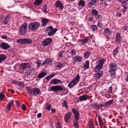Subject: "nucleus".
<instances>
[{
    "mask_svg": "<svg viewBox=\"0 0 128 128\" xmlns=\"http://www.w3.org/2000/svg\"><path fill=\"white\" fill-rule=\"evenodd\" d=\"M6 58L5 55L3 54H0V64L3 61H4Z\"/></svg>",
    "mask_w": 128,
    "mask_h": 128,
    "instance_id": "29",
    "label": "nucleus"
},
{
    "mask_svg": "<svg viewBox=\"0 0 128 128\" xmlns=\"http://www.w3.org/2000/svg\"><path fill=\"white\" fill-rule=\"evenodd\" d=\"M104 32L105 34V35L108 39H109L110 38H108V35L112 33L111 30L108 28H106L104 29Z\"/></svg>",
    "mask_w": 128,
    "mask_h": 128,
    "instance_id": "15",
    "label": "nucleus"
},
{
    "mask_svg": "<svg viewBox=\"0 0 128 128\" xmlns=\"http://www.w3.org/2000/svg\"><path fill=\"white\" fill-rule=\"evenodd\" d=\"M98 119L99 124H100H100H101L102 123V118L100 116H98Z\"/></svg>",
    "mask_w": 128,
    "mask_h": 128,
    "instance_id": "55",
    "label": "nucleus"
},
{
    "mask_svg": "<svg viewBox=\"0 0 128 128\" xmlns=\"http://www.w3.org/2000/svg\"><path fill=\"white\" fill-rule=\"evenodd\" d=\"M63 64L59 63L58 64L56 65V66L57 68H60L62 67L63 66Z\"/></svg>",
    "mask_w": 128,
    "mask_h": 128,
    "instance_id": "58",
    "label": "nucleus"
},
{
    "mask_svg": "<svg viewBox=\"0 0 128 128\" xmlns=\"http://www.w3.org/2000/svg\"><path fill=\"white\" fill-rule=\"evenodd\" d=\"M123 6L124 7L122 9V10L123 12L124 13L126 12L127 11V9H128V6H126V5Z\"/></svg>",
    "mask_w": 128,
    "mask_h": 128,
    "instance_id": "51",
    "label": "nucleus"
},
{
    "mask_svg": "<svg viewBox=\"0 0 128 128\" xmlns=\"http://www.w3.org/2000/svg\"><path fill=\"white\" fill-rule=\"evenodd\" d=\"M52 61V60L51 58H46L43 63L41 64L42 66L46 65L47 64H50Z\"/></svg>",
    "mask_w": 128,
    "mask_h": 128,
    "instance_id": "16",
    "label": "nucleus"
},
{
    "mask_svg": "<svg viewBox=\"0 0 128 128\" xmlns=\"http://www.w3.org/2000/svg\"><path fill=\"white\" fill-rule=\"evenodd\" d=\"M14 102V100H11L10 102L8 103L7 105H6V108L8 110H10Z\"/></svg>",
    "mask_w": 128,
    "mask_h": 128,
    "instance_id": "26",
    "label": "nucleus"
},
{
    "mask_svg": "<svg viewBox=\"0 0 128 128\" xmlns=\"http://www.w3.org/2000/svg\"><path fill=\"white\" fill-rule=\"evenodd\" d=\"M42 2V0H36L34 2V4L36 6L40 4Z\"/></svg>",
    "mask_w": 128,
    "mask_h": 128,
    "instance_id": "39",
    "label": "nucleus"
},
{
    "mask_svg": "<svg viewBox=\"0 0 128 128\" xmlns=\"http://www.w3.org/2000/svg\"><path fill=\"white\" fill-rule=\"evenodd\" d=\"M118 47H117L113 51V55L114 56L117 54L118 52Z\"/></svg>",
    "mask_w": 128,
    "mask_h": 128,
    "instance_id": "38",
    "label": "nucleus"
},
{
    "mask_svg": "<svg viewBox=\"0 0 128 128\" xmlns=\"http://www.w3.org/2000/svg\"><path fill=\"white\" fill-rule=\"evenodd\" d=\"M46 74V73L44 72H42L38 74V76L36 77V80H40L38 79H37L38 78H42L45 76Z\"/></svg>",
    "mask_w": 128,
    "mask_h": 128,
    "instance_id": "22",
    "label": "nucleus"
},
{
    "mask_svg": "<svg viewBox=\"0 0 128 128\" xmlns=\"http://www.w3.org/2000/svg\"><path fill=\"white\" fill-rule=\"evenodd\" d=\"M98 12L97 10L95 9H94L92 10L91 12V15L93 16H95L98 14Z\"/></svg>",
    "mask_w": 128,
    "mask_h": 128,
    "instance_id": "34",
    "label": "nucleus"
},
{
    "mask_svg": "<svg viewBox=\"0 0 128 128\" xmlns=\"http://www.w3.org/2000/svg\"><path fill=\"white\" fill-rule=\"evenodd\" d=\"M56 8H58L59 10H62L64 8V6L62 2L60 1H57L55 4Z\"/></svg>",
    "mask_w": 128,
    "mask_h": 128,
    "instance_id": "12",
    "label": "nucleus"
},
{
    "mask_svg": "<svg viewBox=\"0 0 128 128\" xmlns=\"http://www.w3.org/2000/svg\"><path fill=\"white\" fill-rule=\"evenodd\" d=\"M82 58L79 56H76L73 57L72 60L74 62H81Z\"/></svg>",
    "mask_w": 128,
    "mask_h": 128,
    "instance_id": "21",
    "label": "nucleus"
},
{
    "mask_svg": "<svg viewBox=\"0 0 128 128\" xmlns=\"http://www.w3.org/2000/svg\"><path fill=\"white\" fill-rule=\"evenodd\" d=\"M36 69H32L29 71L26 72L25 73L24 77L28 79L32 80L33 78V76L36 72Z\"/></svg>",
    "mask_w": 128,
    "mask_h": 128,
    "instance_id": "2",
    "label": "nucleus"
},
{
    "mask_svg": "<svg viewBox=\"0 0 128 128\" xmlns=\"http://www.w3.org/2000/svg\"><path fill=\"white\" fill-rule=\"evenodd\" d=\"M57 30V29H54L51 26L47 27L45 29L46 31L49 32L48 33V35L49 36L53 35Z\"/></svg>",
    "mask_w": 128,
    "mask_h": 128,
    "instance_id": "5",
    "label": "nucleus"
},
{
    "mask_svg": "<svg viewBox=\"0 0 128 128\" xmlns=\"http://www.w3.org/2000/svg\"><path fill=\"white\" fill-rule=\"evenodd\" d=\"M9 21V17L8 16L6 17L3 21V24L4 25L7 24Z\"/></svg>",
    "mask_w": 128,
    "mask_h": 128,
    "instance_id": "33",
    "label": "nucleus"
},
{
    "mask_svg": "<svg viewBox=\"0 0 128 128\" xmlns=\"http://www.w3.org/2000/svg\"><path fill=\"white\" fill-rule=\"evenodd\" d=\"M95 17L98 20L101 19L102 18V16L100 14H98H98H97Z\"/></svg>",
    "mask_w": 128,
    "mask_h": 128,
    "instance_id": "45",
    "label": "nucleus"
},
{
    "mask_svg": "<svg viewBox=\"0 0 128 128\" xmlns=\"http://www.w3.org/2000/svg\"><path fill=\"white\" fill-rule=\"evenodd\" d=\"M51 38H48L44 40L42 43V46H46L49 45L52 42Z\"/></svg>",
    "mask_w": 128,
    "mask_h": 128,
    "instance_id": "10",
    "label": "nucleus"
},
{
    "mask_svg": "<svg viewBox=\"0 0 128 128\" xmlns=\"http://www.w3.org/2000/svg\"><path fill=\"white\" fill-rule=\"evenodd\" d=\"M89 97V96L87 94H84L79 97V100L80 101L86 100L88 99Z\"/></svg>",
    "mask_w": 128,
    "mask_h": 128,
    "instance_id": "19",
    "label": "nucleus"
},
{
    "mask_svg": "<svg viewBox=\"0 0 128 128\" xmlns=\"http://www.w3.org/2000/svg\"><path fill=\"white\" fill-rule=\"evenodd\" d=\"M122 39L119 33H118L116 34V37L115 41L116 43L119 44L121 43Z\"/></svg>",
    "mask_w": 128,
    "mask_h": 128,
    "instance_id": "20",
    "label": "nucleus"
},
{
    "mask_svg": "<svg viewBox=\"0 0 128 128\" xmlns=\"http://www.w3.org/2000/svg\"><path fill=\"white\" fill-rule=\"evenodd\" d=\"M97 0H92L90 2H89L88 5V6L89 7L91 8L92 6H93L96 3Z\"/></svg>",
    "mask_w": 128,
    "mask_h": 128,
    "instance_id": "28",
    "label": "nucleus"
},
{
    "mask_svg": "<svg viewBox=\"0 0 128 128\" xmlns=\"http://www.w3.org/2000/svg\"><path fill=\"white\" fill-rule=\"evenodd\" d=\"M16 42L18 43L22 44H29L32 43V40L28 38H22L17 39Z\"/></svg>",
    "mask_w": 128,
    "mask_h": 128,
    "instance_id": "6",
    "label": "nucleus"
},
{
    "mask_svg": "<svg viewBox=\"0 0 128 128\" xmlns=\"http://www.w3.org/2000/svg\"><path fill=\"white\" fill-rule=\"evenodd\" d=\"M98 26L100 28H101L103 26V24L100 21H99L98 23Z\"/></svg>",
    "mask_w": 128,
    "mask_h": 128,
    "instance_id": "46",
    "label": "nucleus"
},
{
    "mask_svg": "<svg viewBox=\"0 0 128 128\" xmlns=\"http://www.w3.org/2000/svg\"><path fill=\"white\" fill-rule=\"evenodd\" d=\"M65 52L64 50H62L59 52L58 54V58L61 57L62 56V53L64 52Z\"/></svg>",
    "mask_w": 128,
    "mask_h": 128,
    "instance_id": "44",
    "label": "nucleus"
},
{
    "mask_svg": "<svg viewBox=\"0 0 128 128\" xmlns=\"http://www.w3.org/2000/svg\"><path fill=\"white\" fill-rule=\"evenodd\" d=\"M32 88L30 89V87L27 88V91L29 94H32Z\"/></svg>",
    "mask_w": 128,
    "mask_h": 128,
    "instance_id": "49",
    "label": "nucleus"
},
{
    "mask_svg": "<svg viewBox=\"0 0 128 128\" xmlns=\"http://www.w3.org/2000/svg\"><path fill=\"white\" fill-rule=\"evenodd\" d=\"M103 74V72L100 71L94 74V77L96 79H98L102 76Z\"/></svg>",
    "mask_w": 128,
    "mask_h": 128,
    "instance_id": "23",
    "label": "nucleus"
},
{
    "mask_svg": "<svg viewBox=\"0 0 128 128\" xmlns=\"http://www.w3.org/2000/svg\"><path fill=\"white\" fill-rule=\"evenodd\" d=\"M71 115V113L70 112L66 114L64 117V119L66 122H67L68 121L70 118Z\"/></svg>",
    "mask_w": 128,
    "mask_h": 128,
    "instance_id": "24",
    "label": "nucleus"
},
{
    "mask_svg": "<svg viewBox=\"0 0 128 128\" xmlns=\"http://www.w3.org/2000/svg\"><path fill=\"white\" fill-rule=\"evenodd\" d=\"M22 109L24 110H25L26 109V106L24 105H23L22 106Z\"/></svg>",
    "mask_w": 128,
    "mask_h": 128,
    "instance_id": "62",
    "label": "nucleus"
},
{
    "mask_svg": "<svg viewBox=\"0 0 128 128\" xmlns=\"http://www.w3.org/2000/svg\"><path fill=\"white\" fill-rule=\"evenodd\" d=\"M128 28V26H124L122 28V29L123 30H124L127 31V28Z\"/></svg>",
    "mask_w": 128,
    "mask_h": 128,
    "instance_id": "63",
    "label": "nucleus"
},
{
    "mask_svg": "<svg viewBox=\"0 0 128 128\" xmlns=\"http://www.w3.org/2000/svg\"><path fill=\"white\" fill-rule=\"evenodd\" d=\"M89 128H94V126L93 125V122L92 120L89 121L88 123Z\"/></svg>",
    "mask_w": 128,
    "mask_h": 128,
    "instance_id": "35",
    "label": "nucleus"
},
{
    "mask_svg": "<svg viewBox=\"0 0 128 128\" xmlns=\"http://www.w3.org/2000/svg\"><path fill=\"white\" fill-rule=\"evenodd\" d=\"M89 62L88 60L86 61L85 63L84 64L83 68L84 70L88 69L89 67Z\"/></svg>",
    "mask_w": 128,
    "mask_h": 128,
    "instance_id": "27",
    "label": "nucleus"
},
{
    "mask_svg": "<svg viewBox=\"0 0 128 128\" xmlns=\"http://www.w3.org/2000/svg\"><path fill=\"white\" fill-rule=\"evenodd\" d=\"M104 62V60L103 58L100 59L96 62V66L95 67L94 70L96 72L100 70L102 67Z\"/></svg>",
    "mask_w": 128,
    "mask_h": 128,
    "instance_id": "3",
    "label": "nucleus"
},
{
    "mask_svg": "<svg viewBox=\"0 0 128 128\" xmlns=\"http://www.w3.org/2000/svg\"><path fill=\"white\" fill-rule=\"evenodd\" d=\"M41 61L39 60H37L36 62H35L38 64L37 67L38 68L39 67H40V65H41V64H41Z\"/></svg>",
    "mask_w": 128,
    "mask_h": 128,
    "instance_id": "48",
    "label": "nucleus"
},
{
    "mask_svg": "<svg viewBox=\"0 0 128 128\" xmlns=\"http://www.w3.org/2000/svg\"><path fill=\"white\" fill-rule=\"evenodd\" d=\"M84 2L82 0H80L78 3V5L79 6L84 7L85 6Z\"/></svg>",
    "mask_w": 128,
    "mask_h": 128,
    "instance_id": "36",
    "label": "nucleus"
},
{
    "mask_svg": "<svg viewBox=\"0 0 128 128\" xmlns=\"http://www.w3.org/2000/svg\"><path fill=\"white\" fill-rule=\"evenodd\" d=\"M20 87L23 88L24 86V84L22 82H19L18 85Z\"/></svg>",
    "mask_w": 128,
    "mask_h": 128,
    "instance_id": "43",
    "label": "nucleus"
},
{
    "mask_svg": "<svg viewBox=\"0 0 128 128\" xmlns=\"http://www.w3.org/2000/svg\"><path fill=\"white\" fill-rule=\"evenodd\" d=\"M51 105L50 104H47V105L46 107L45 108L46 110H50V108L51 107Z\"/></svg>",
    "mask_w": 128,
    "mask_h": 128,
    "instance_id": "53",
    "label": "nucleus"
},
{
    "mask_svg": "<svg viewBox=\"0 0 128 128\" xmlns=\"http://www.w3.org/2000/svg\"><path fill=\"white\" fill-rule=\"evenodd\" d=\"M91 54V52L89 51H86L84 54V57L85 58H89Z\"/></svg>",
    "mask_w": 128,
    "mask_h": 128,
    "instance_id": "30",
    "label": "nucleus"
},
{
    "mask_svg": "<svg viewBox=\"0 0 128 128\" xmlns=\"http://www.w3.org/2000/svg\"><path fill=\"white\" fill-rule=\"evenodd\" d=\"M46 6V4L43 7V12L46 14L48 12L47 11Z\"/></svg>",
    "mask_w": 128,
    "mask_h": 128,
    "instance_id": "50",
    "label": "nucleus"
},
{
    "mask_svg": "<svg viewBox=\"0 0 128 128\" xmlns=\"http://www.w3.org/2000/svg\"><path fill=\"white\" fill-rule=\"evenodd\" d=\"M28 24L26 23H24L19 28V33L21 35H23L26 32Z\"/></svg>",
    "mask_w": 128,
    "mask_h": 128,
    "instance_id": "7",
    "label": "nucleus"
},
{
    "mask_svg": "<svg viewBox=\"0 0 128 128\" xmlns=\"http://www.w3.org/2000/svg\"><path fill=\"white\" fill-rule=\"evenodd\" d=\"M40 25V24L37 22L30 23L28 25V28L31 31H36Z\"/></svg>",
    "mask_w": 128,
    "mask_h": 128,
    "instance_id": "1",
    "label": "nucleus"
},
{
    "mask_svg": "<svg viewBox=\"0 0 128 128\" xmlns=\"http://www.w3.org/2000/svg\"><path fill=\"white\" fill-rule=\"evenodd\" d=\"M72 111L74 115L75 120H78L79 118V112L75 108L72 109Z\"/></svg>",
    "mask_w": 128,
    "mask_h": 128,
    "instance_id": "13",
    "label": "nucleus"
},
{
    "mask_svg": "<svg viewBox=\"0 0 128 128\" xmlns=\"http://www.w3.org/2000/svg\"><path fill=\"white\" fill-rule=\"evenodd\" d=\"M50 89L53 91L56 92L59 91H62L64 90L63 88L60 86H55L51 87Z\"/></svg>",
    "mask_w": 128,
    "mask_h": 128,
    "instance_id": "9",
    "label": "nucleus"
},
{
    "mask_svg": "<svg viewBox=\"0 0 128 128\" xmlns=\"http://www.w3.org/2000/svg\"><path fill=\"white\" fill-rule=\"evenodd\" d=\"M62 106L65 107L67 109H68V108L67 106V102L65 100L64 102L62 104Z\"/></svg>",
    "mask_w": 128,
    "mask_h": 128,
    "instance_id": "52",
    "label": "nucleus"
},
{
    "mask_svg": "<svg viewBox=\"0 0 128 128\" xmlns=\"http://www.w3.org/2000/svg\"><path fill=\"white\" fill-rule=\"evenodd\" d=\"M117 68V65L115 62L111 63L109 64V72L111 74H114Z\"/></svg>",
    "mask_w": 128,
    "mask_h": 128,
    "instance_id": "8",
    "label": "nucleus"
},
{
    "mask_svg": "<svg viewBox=\"0 0 128 128\" xmlns=\"http://www.w3.org/2000/svg\"><path fill=\"white\" fill-rule=\"evenodd\" d=\"M20 68L23 70H24L30 66V64L28 63H23L20 64Z\"/></svg>",
    "mask_w": 128,
    "mask_h": 128,
    "instance_id": "17",
    "label": "nucleus"
},
{
    "mask_svg": "<svg viewBox=\"0 0 128 128\" xmlns=\"http://www.w3.org/2000/svg\"><path fill=\"white\" fill-rule=\"evenodd\" d=\"M90 38V37H88L82 40L81 41L82 42V44H84V43H87Z\"/></svg>",
    "mask_w": 128,
    "mask_h": 128,
    "instance_id": "37",
    "label": "nucleus"
},
{
    "mask_svg": "<svg viewBox=\"0 0 128 128\" xmlns=\"http://www.w3.org/2000/svg\"><path fill=\"white\" fill-rule=\"evenodd\" d=\"M90 29L94 32L97 31V26L96 25L93 24L91 26Z\"/></svg>",
    "mask_w": 128,
    "mask_h": 128,
    "instance_id": "40",
    "label": "nucleus"
},
{
    "mask_svg": "<svg viewBox=\"0 0 128 128\" xmlns=\"http://www.w3.org/2000/svg\"><path fill=\"white\" fill-rule=\"evenodd\" d=\"M63 82L60 80L54 78L51 80L50 82V84H51L56 85L58 84H62Z\"/></svg>",
    "mask_w": 128,
    "mask_h": 128,
    "instance_id": "11",
    "label": "nucleus"
},
{
    "mask_svg": "<svg viewBox=\"0 0 128 128\" xmlns=\"http://www.w3.org/2000/svg\"><path fill=\"white\" fill-rule=\"evenodd\" d=\"M12 82L14 84H15L17 85H18L19 82L15 80H13L12 81Z\"/></svg>",
    "mask_w": 128,
    "mask_h": 128,
    "instance_id": "57",
    "label": "nucleus"
},
{
    "mask_svg": "<svg viewBox=\"0 0 128 128\" xmlns=\"http://www.w3.org/2000/svg\"><path fill=\"white\" fill-rule=\"evenodd\" d=\"M71 54L72 56H74L76 53V51L74 49L72 50L71 51Z\"/></svg>",
    "mask_w": 128,
    "mask_h": 128,
    "instance_id": "54",
    "label": "nucleus"
},
{
    "mask_svg": "<svg viewBox=\"0 0 128 128\" xmlns=\"http://www.w3.org/2000/svg\"><path fill=\"white\" fill-rule=\"evenodd\" d=\"M1 38L3 39L6 40L7 39V36L6 35H2L1 36Z\"/></svg>",
    "mask_w": 128,
    "mask_h": 128,
    "instance_id": "61",
    "label": "nucleus"
},
{
    "mask_svg": "<svg viewBox=\"0 0 128 128\" xmlns=\"http://www.w3.org/2000/svg\"><path fill=\"white\" fill-rule=\"evenodd\" d=\"M32 91L33 95L35 96L38 95L40 92V90L38 88L34 87L32 88Z\"/></svg>",
    "mask_w": 128,
    "mask_h": 128,
    "instance_id": "18",
    "label": "nucleus"
},
{
    "mask_svg": "<svg viewBox=\"0 0 128 128\" xmlns=\"http://www.w3.org/2000/svg\"><path fill=\"white\" fill-rule=\"evenodd\" d=\"M42 26H44L49 22L50 20L48 19L43 18L42 20Z\"/></svg>",
    "mask_w": 128,
    "mask_h": 128,
    "instance_id": "25",
    "label": "nucleus"
},
{
    "mask_svg": "<svg viewBox=\"0 0 128 128\" xmlns=\"http://www.w3.org/2000/svg\"><path fill=\"white\" fill-rule=\"evenodd\" d=\"M56 128H62L61 124L59 122H58L57 123Z\"/></svg>",
    "mask_w": 128,
    "mask_h": 128,
    "instance_id": "56",
    "label": "nucleus"
},
{
    "mask_svg": "<svg viewBox=\"0 0 128 128\" xmlns=\"http://www.w3.org/2000/svg\"><path fill=\"white\" fill-rule=\"evenodd\" d=\"M125 80L126 82H128V72L127 73L126 77L125 78Z\"/></svg>",
    "mask_w": 128,
    "mask_h": 128,
    "instance_id": "64",
    "label": "nucleus"
},
{
    "mask_svg": "<svg viewBox=\"0 0 128 128\" xmlns=\"http://www.w3.org/2000/svg\"><path fill=\"white\" fill-rule=\"evenodd\" d=\"M5 95L3 94L2 92H1L0 94V100H2L5 97Z\"/></svg>",
    "mask_w": 128,
    "mask_h": 128,
    "instance_id": "47",
    "label": "nucleus"
},
{
    "mask_svg": "<svg viewBox=\"0 0 128 128\" xmlns=\"http://www.w3.org/2000/svg\"><path fill=\"white\" fill-rule=\"evenodd\" d=\"M80 77L78 74L74 78L68 85V86L70 88L74 87L76 84L79 81Z\"/></svg>",
    "mask_w": 128,
    "mask_h": 128,
    "instance_id": "4",
    "label": "nucleus"
},
{
    "mask_svg": "<svg viewBox=\"0 0 128 128\" xmlns=\"http://www.w3.org/2000/svg\"><path fill=\"white\" fill-rule=\"evenodd\" d=\"M0 48L4 50H6L9 48L10 46L8 44L5 42H2L0 44Z\"/></svg>",
    "mask_w": 128,
    "mask_h": 128,
    "instance_id": "14",
    "label": "nucleus"
},
{
    "mask_svg": "<svg viewBox=\"0 0 128 128\" xmlns=\"http://www.w3.org/2000/svg\"><path fill=\"white\" fill-rule=\"evenodd\" d=\"M78 120H74L73 126L75 128H79V124L77 122Z\"/></svg>",
    "mask_w": 128,
    "mask_h": 128,
    "instance_id": "31",
    "label": "nucleus"
},
{
    "mask_svg": "<svg viewBox=\"0 0 128 128\" xmlns=\"http://www.w3.org/2000/svg\"><path fill=\"white\" fill-rule=\"evenodd\" d=\"M112 87L110 86V87L108 91V93H110L112 92Z\"/></svg>",
    "mask_w": 128,
    "mask_h": 128,
    "instance_id": "60",
    "label": "nucleus"
},
{
    "mask_svg": "<svg viewBox=\"0 0 128 128\" xmlns=\"http://www.w3.org/2000/svg\"><path fill=\"white\" fill-rule=\"evenodd\" d=\"M120 2L122 3V4H125L128 0H118Z\"/></svg>",
    "mask_w": 128,
    "mask_h": 128,
    "instance_id": "42",
    "label": "nucleus"
},
{
    "mask_svg": "<svg viewBox=\"0 0 128 128\" xmlns=\"http://www.w3.org/2000/svg\"><path fill=\"white\" fill-rule=\"evenodd\" d=\"M99 104H97L96 103H92L91 104V106L92 107L95 108L96 109L98 110L100 108Z\"/></svg>",
    "mask_w": 128,
    "mask_h": 128,
    "instance_id": "32",
    "label": "nucleus"
},
{
    "mask_svg": "<svg viewBox=\"0 0 128 128\" xmlns=\"http://www.w3.org/2000/svg\"><path fill=\"white\" fill-rule=\"evenodd\" d=\"M114 100L113 99H112L110 100H109L108 102L105 103L106 106H107L113 103V102Z\"/></svg>",
    "mask_w": 128,
    "mask_h": 128,
    "instance_id": "41",
    "label": "nucleus"
},
{
    "mask_svg": "<svg viewBox=\"0 0 128 128\" xmlns=\"http://www.w3.org/2000/svg\"><path fill=\"white\" fill-rule=\"evenodd\" d=\"M56 74H55V73H53L49 75V76H50V78H52L54 77L55 76V75H56Z\"/></svg>",
    "mask_w": 128,
    "mask_h": 128,
    "instance_id": "59",
    "label": "nucleus"
}]
</instances>
